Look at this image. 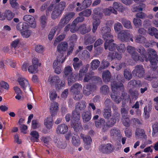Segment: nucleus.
<instances>
[{"label": "nucleus", "instance_id": "nucleus-17", "mask_svg": "<svg viewBox=\"0 0 158 158\" xmlns=\"http://www.w3.org/2000/svg\"><path fill=\"white\" fill-rule=\"evenodd\" d=\"M146 6L145 4L143 3H140L138 6H133L131 9V10L133 12L144 10Z\"/></svg>", "mask_w": 158, "mask_h": 158}, {"label": "nucleus", "instance_id": "nucleus-7", "mask_svg": "<svg viewBox=\"0 0 158 158\" xmlns=\"http://www.w3.org/2000/svg\"><path fill=\"white\" fill-rule=\"evenodd\" d=\"M118 38L122 42L127 41L130 39L133 42V35L130 33V31L127 30H123L120 31L118 34Z\"/></svg>", "mask_w": 158, "mask_h": 158}, {"label": "nucleus", "instance_id": "nucleus-47", "mask_svg": "<svg viewBox=\"0 0 158 158\" xmlns=\"http://www.w3.org/2000/svg\"><path fill=\"white\" fill-rule=\"evenodd\" d=\"M100 62L98 60H94L91 63V68L93 70L97 69L100 65Z\"/></svg>", "mask_w": 158, "mask_h": 158}, {"label": "nucleus", "instance_id": "nucleus-35", "mask_svg": "<svg viewBox=\"0 0 158 158\" xmlns=\"http://www.w3.org/2000/svg\"><path fill=\"white\" fill-rule=\"evenodd\" d=\"M89 67V65L87 64L82 69L80 70L79 73V79L81 80L84 74L85 73H86L88 70Z\"/></svg>", "mask_w": 158, "mask_h": 158}, {"label": "nucleus", "instance_id": "nucleus-11", "mask_svg": "<svg viewBox=\"0 0 158 158\" xmlns=\"http://www.w3.org/2000/svg\"><path fill=\"white\" fill-rule=\"evenodd\" d=\"M23 20L28 22L30 26L33 28L36 27V23L34 17L30 15H26L23 17Z\"/></svg>", "mask_w": 158, "mask_h": 158}, {"label": "nucleus", "instance_id": "nucleus-52", "mask_svg": "<svg viewBox=\"0 0 158 158\" xmlns=\"http://www.w3.org/2000/svg\"><path fill=\"white\" fill-rule=\"evenodd\" d=\"M158 32L157 29L154 27H150L148 29V32L151 36H154L156 33Z\"/></svg>", "mask_w": 158, "mask_h": 158}, {"label": "nucleus", "instance_id": "nucleus-15", "mask_svg": "<svg viewBox=\"0 0 158 158\" xmlns=\"http://www.w3.org/2000/svg\"><path fill=\"white\" fill-rule=\"evenodd\" d=\"M68 130V126L64 124L59 125L56 128V132L59 134H64Z\"/></svg>", "mask_w": 158, "mask_h": 158}, {"label": "nucleus", "instance_id": "nucleus-6", "mask_svg": "<svg viewBox=\"0 0 158 158\" xmlns=\"http://www.w3.org/2000/svg\"><path fill=\"white\" fill-rule=\"evenodd\" d=\"M82 86L79 83H75L71 87L70 91L73 93L74 99L78 100L81 99L82 95L81 93Z\"/></svg>", "mask_w": 158, "mask_h": 158}, {"label": "nucleus", "instance_id": "nucleus-45", "mask_svg": "<svg viewBox=\"0 0 158 158\" xmlns=\"http://www.w3.org/2000/svg\"><path fill=\"white\" fill-rule=\"evenodd\" d=\"M113 41H110V40L108 41L109 44L107 45V49L108 48L109 50L111 51V52L114 50L116 48V44L113 42Z\"/></svg>", "mask_w": 158, "mask_h": 158}, {"label": "nucleus", "instance_id": "nucleus-49", "mask_svg": "<svg viewBox=\"0 0 158 158\" xmlns=\"http://www.w3.org/2000/svg\"><path fill=\"white\" fill-rule=\"evenodd\" d=\"M27 29V28L26 30H23V31H21V35L23 37L28 38L31 34V31Z\"/></svg>", "mask_w": 158, "mask_h": 158}, {"label": "nucleus", "instance_id": "nucleus-31", "mask_svg": "<svg viewBox=\"0 0 158 158\" xmlns=\"http://www.w3.org/2000/svg\"><path fill=\"white\" fill-rule=\"evenodd\" d=\"M91 29L90 27H86L85 24H83L79 27V30L81 34H85L89 32L91 30Z\"/></svg>", "mask_w": 158, "mask_h": 158}, {"label": "nucleus", "instance_id": "nucleus-62", "mask_svg": "<svg viewBox=\"0 0 158 158\" xmlns=\"http://www.w3.org/2000/svg\"><path fill=\"white\" fill-rule=\"evenodd\" d=\"M117 48L118 52L123 53L126 50V47L124 44H121L117 46Z\"/></svg>", "mask_w": 158, "mask_h": 158}, {"label": "nucleus", "instance_id": "nucleus-5", "mask_svg": "<svg viewBox=\"0 0 158 158\" xmlns=\"http://www.w3.org/2000/svg\"><path fill=\"white\" fill-rule=\"evenodd\" d=\"M48 81L51 85H55L57 89H60L65 85V81L60 80L58 76L49 77Z\"/></svg>", "mask_w": 158, "mask_h": 158}, {"label": "nucleus", "instance_id": "nucleus-14", "mask_svg": "<svg viewBox=\"0 0 158 158\" xmlns=\"http://www.w3.org/2000/svg\"><path fill=\"white\" fill-rule=\"evenodd\" d=\"M65 60L64 56H57L56 60L54 62L53 66L55 67L58 66H61V64L64 62Z\"/></svg>", "mask_w": 158, "mask_h": 158}, {"label": "nucleus", "instance_id": "nucleus-54", "mask_svg": "<svg viewBox=\"0 0 158 158\" xmlns=\"http://www.w3.org/2000/svg\"><path fill=\"white\" fill-rule=\"evenodd\" d=\"M72 68L70 66H68L66 67L64 69V74L66 76L72 73Z\"/></svg>", "mask_w": 158, "mask_h": 158}, {"label": "nucleus", "instance_id": "nucleus-32", "mask_svg": "<svg viewBox=\"0 0 158 158\" xmlns=\"http://www.w3.org/2000/svg\"><path fill=\"white\" fill-rule=\"evenodd\" d=\"M7 19L8 20H10L12 19L14 16V14L10 10H6L4 12V15H2Z\"/></svg>", "mask_w": 158, "mask_h": 158}, {"label": "nucleus", "instance_id": "nucleus-48", "mask_svg": "<svg viewBox=\"0 0 158 158\" xmlns=\"http://www.w3.org/2000/svg\"><path fill=\"white\" fill-rule=\"evenodd\" d=\"M132 58L135 61L139 60L141 61H143L144 60L143 57L139 56L138 54L136 52L131 55Z\"/></svg>", "mask_w": 158, "mask_h": 158}, {"label": "nucleus", "instance_id": "nucleus-58", "mask_svg": "<svg viewBox=\"0 0 158 158\" xmlns=\"http://www.w3.org/2000/svg\"><path fill=\"white\" fill-rule=\"evenodd\" d=\"M123 28L122 24L119 22L115 23L114 26V29L115 32H118Z\"/></svg>", "mask_w": 158, "mask_h": 158}, {"label": "nucleus", "instance_id": "nucleus-55", "mask_svg": "<svg viewBox=\"0 0 158 158\" xmlns=\"http://www.w3.org/2000/svg\"><path fill=\"white\" fill-rule=\"evenodd\" d=\"M105 123V122L104 119L101 118L95 122V126L97 128H101L104 125Z\"/></svg>", "mask_w": 158, "mask_h": 158}, {"label": "nucleus", "instance_id": "nucleus-27", "mask_svg": "<svg viewBox=\"0 0 158 158\" xmlns=\"http://www.w3.org/2000/svg\"><path fill=\"white\" fill-rule=\"evenodd\" d=\"M80 114L77 110H75L72 113L71 122L80 121Z\"/></svg>", "mask_w": 158, "mask_h": 158}, {"label": "nucleus", "instance_id": "nucleus-56", "mask_svg": "<svg viewBox=\"0 0 158 158\" xmlns=\"http://www.w3.org/2000/svg\"><path fill=\"white\" fill-rule=\"evenodd\" d=\"M124 76L125 78L127 80H130L132 77L131 71L129 70H125L124 72Z\"/></svg>", "mask_w": 158, "mask_h": 158}, {"label": "nucleus", "instance_id": "nucleus-21", "mask_svg": "<svg viewBox=\"0 0 158 158\" xmlns=\"http://www.w3.org/2000/svg\"><path fill=\"white\" fill-rule=\"evenodd\" d=\"M82 117L84 122H88L91 118V114L89 111L83 112L82 114Z\"/></svg>", "mask_w": 158, "mask_h": 158}, {"label": "nucleus", "instance_id": "nucleus-36", "mask_svg": "<svg viewBox=\"0 0 158 158\" xmlns=\"http://www.w3.org/2000/svg\"><path fill=\"white\" fill-rule=\"evenodd\" d=\"M100 21L99 19H94L93 22L92 31L95 33L99 25Z\"/></svg>", "mask_w": 158, "mask_h": 158}, {"label": "nucleus", "instance_id": "nucleus-22", "mask_svg": "<svg viewBox=\"0 0 158 158\" xmlns=\"http://www.w3.org/2000/svg\"><path fill=\"white\" fill-rule=\"evenodd\" d=\"M71 143L74 146H79L81 144L80 140L79 137L77 135L72 136Z\"/></svg>", "mask_w": 158, "mask_h": 158}, {"label": "nucleus", "instance_id": "nucleus-23", "mask_svg": "<svg viewBox=\"0 0 158 158\" xmlns=\"http://www.w3.org/2000/svg\"><path fill=\"white\" fill-rule=\"evenodd\" d=\"M103 13L105 15H110L111 13L115 14H117V13L116 10H114L112 6H110L108 8H106L103 10Z\"/></svg>", "mask_w": 158, "mask_h": 158}, {"label": "nucleus", "instance_id": "nucleus-20", "mask_svg": "<svg viewBox=\"0 0 158 158\" xmlns=\"http://www.w3.org/2000/svg\"><path fill=\"white\" fill-rule=\"evenodd\" d=\"M31 136V139L33 142H38L39 140V134L36 131H31L30 134Z\"/></svg>", "mask_w": 158, "mask_h": 158}, {"label": "nucleus", "instance_id": "nucleus-39", "mask_svg": "<svg viewBox=\"0 0 158 158\" xmlns=\"http://www.w3.org/2000/svg\"><path fill=\"white\" fill-rule=\"evenodd\" d=\"M111 111L110 108H106L104 109L103 113V115L105 118L108 119L111 116Z\"/></svg>", "mask_w": 158, "mask_h": 158}, {"label": "nucleus", "instance_id": "nucleus-63", "mask_svg": "<svg viewBox=\"0 0 158 158\" xmlns=\"http://www.w3.org/2000/svg\"><path fill=\"white\" fill-rule=\"evenodd\" d=\"M110 134L112 136H116L120 134V131L117 129L114 128L110 131Z\"/></svg>", "mask_w": 158, "mask_h": 158}, {"label": "nucleus", "instance_id": "nucleus-41", "mask_svg": "<svg viewBox=\"0 0 158 158\" xmlns=\"http://www.w3.org/2000/svg\"><path fill=\"white\" fill-rule=\"evenodd\" d=\"M86 103L84 102H82L77 104L75 109L76 110H81L84 109L86 107Z\"/></svg>", "mask_w": 158, "mask_h": 158}, {"label": "nucleus", "instance_id": "nucleus-16", "mask_svg": "<svg viewBox=\"0 0 158 158\" xmlns=\"http://www.w3.org/2000/svg\"><path fill=\"white\" fill-rule=\"evenodd\" d=\"M71 125L73 127L74 130L76 131H81L82 127L80 121L71 122Z\"/></svg>", "mask_w": 158, "mask_h": 158}, {"label": "nucleus", "instance_id": "nucleus-24", "mask_svg": "<svg viewBox=\"0 0 158 158\" xmlns=\"http://www.w3.org/2000/svg\"><path fill=\"white\" fill-rule=\"evenodd\" d=\"M73 65L75 69L78 70L80 66L82 65V62L79 60V59L77 57L74 58L73 60Z\"/></svg>", "mask_w": 158, "mask_h": 158}, {"label": "nucleus", "instance_id": "nucleus-12", "mask_svg": "<svg viewBox=\"0 0 158 158\" xmlns=\"http://www.w3.org/2000/svg\"><path fill=\"white\" fill-rule=\"evenodd\" d=\"M68 44L66 42H63L58 45L57 47V50L59 53L60 56H64V54L65 53L68 48Z\"/></svg>", "mask_w": 158, "mask_h": 158}, {"label": "nucleus", "instance_id": "nucleus-61", "mask_svg": "<svg viewBox=\"0 0 158 158\" xmlns=\"http://www.w3.org/2000/svg\"><path fill=\"white\" fill-rule=\"evenodd\" d=\"M28 71L31 73H35L37 72V67L33 65H31L28 67Z\"/></svg>", "mask_w": 158, "mask_h": 158}, {"label": "nucleus", "instance_id": "nucleus-57", "mask_svg": "<svg viewBox=\"0 0 158 158\" xmlns=\"http://www.w3.org/2000/svg\"><path fill=\"white\" fill-rule=\"evenodd\" d=\"M133 23L136 28H138L141 26V20L138 18H134L133 20Z\"/></svg>", "mask_w": 158, "mask_h": 158}, {"label": "nucleus", "instance_id": "nucleus-19", "mask_svg": "<svg viewBox=\"0 0 158 158\" xmlns=\"http://www.w3.org/2000/svg\"><path fill=\"white\" fill-rule=\"evenodd\" d=\"M113 150V147L110 144L108 143L106 145H103L100 149L101 151L103 153H109Z\"/></svg>", "mask_w": 158, "mask_h": 158}, {"label": "nucleus", "instance_id": "nucleus-64", "mask_svg": "<svg viewBox=\"0 0 158 158\" xmlns=\"http://www.w3.org/2000/svg\"><path fill=\"white\" fill-rule=\"evenodd\" d=\"M122 121L125 126L127 127L129 125V119L127 116L123 117Z\"/></svg>", "mask_w": 158, "mask_h": 158}, {"label": "nucleus", "instance_id": "nucleus-26", "mask_svg": "<svg viewBox=\"0 0 158 158\" xmlns=\"http://www.w3.org/2000/svg\"><path fill=\"white\" fill-rule=\"evenodd\" d=\"M121 22L124 27L127 29H132V27L131 22L128 20L122 19H121Z\"/></svg>", "mask_w": 158, "mask_h": 158}, {"label": "nucleus", "instance_id": "nucleus-40", "mask_svg": "<svg viewBox=\"0 0 158 158\" xmlns=\"http://www.w3.org/2000/svg\"><path fill=\"white\" fill-rule=\"evenodd\" d=\"M91 86L90 85H87L84 86L83 89V93L86 96H88L90 94V91L92 90Z\"/></svg>", "mask_w": 158, "mask_h": 158}, {"label": "nucleus", "instance_id": "nucleus-60", "mask_svg": "<svg viewBox=\"0 0 158 158\" xmlns=\"http://www.w3.org/2000/svg\"><path fill=\"white\" fill-rule=\"evenodd\" d=\"M122 108L121 109V112L123 117L127 116L129 109L127 107L125 108V106L123 104H122Z\"/></svg>", "mask_w": 158, "mask_h": 158}, {"label": "nucleus", "instance_id": "nucleus-2", "mask_svg": "<svg viewBox=\"0 0 158 158\" xmlns=\"http://www.w3.org/2000/svg\"><path fill=\"white\" fill-rule=\"evenodd\" d=\"M156 52L152 48L148 50L147 55L145 56V60L146 61L150 60L151 67L153 70L156 69V65L158 62Z\"/></svg>", "mask_w": 158, "mask_h": 158}, {"label": "nucleus", "instance_id": "nucleus-51", "mask_svg": "<svg viewBox=\"0 0 158 158\" xmlns=\"http://www.w3.org/2000/svg\"><path fill=\"white\" fill-rule=\"evenodd\" d=\"M135 40L136 42L143 44L146 41V39L144 37L139 35L135 36Z\"/></svg>", "mask_w": 158, "mask_h": 158}, {"label": "nucleus", "instance_id": "nucleus-44", "mask_svg": "<svg viewBox=\"0 0 158 158\" xmlns=\"http://www.w3.org/2000/svg\"><path fill=\"white\" fill-rule=\"evenodd\" d=\"M9 88V84L4 81H0V92H1L3 89L8 90Z\"/></svg>", "mask_w": 158, "mask_h": 158}, {"label": "nucleus", "instance_id": "nucleus-30", "mask_svg": "<svg viewBox=\"0 0 158 158\" xmlns=\"http://www.w3.org/2000/svg\"><path fill=\"white\" fill-rule=\"evenodd\" d=\"M119 116L116 115L115 116H113L107 122V125L109 126H113L116 121L119 120Z\"/></svg>", "mask_w": 158, "mask_h": 158}, {"label": "nucleus", "instance_id": "nucleus-25", "mask_svg": "<svg viewBox=\"0 0 158 158\" xmlns=\"http://www.w3.org/2000/svg\"><path fill=\"white\" fill-rule=\"evenodd\" d=\"M102 77L103 80L105 82H107L110 81L111 78V74L108 70L104 71L103 72Z\"/></svg>", "mask_w": 158, "mask_h": 158}, {"label": "nucleus", "instance_id": "nucleus-46", "mask_svg": "<svg viewBox=\"0 0 158 158\" xmlns=\"http://www.w3.org/2000/svg\"><path fill=\"white\" fill-rule=\"evenodd\" d=\"M92 13V11L90 9H87L79 13V15L80 16L89 17L90 15Z\"/></svg>", "mask_w": 158, "mask_h": 158}, {"label": "nucleus", "instance_id": "nucleus-10", "mask_svg": "<svg viewBox=\"0 0 158 158\" xmlns=\"http://www.w3.org/2000/svg\"><path fill=\"white\" fill-rule=\"evenodd\" d=\"M54 142L55 144L59 148H64L66 147V143L61 137H55Z\"/></svg>", "mask_w": 158, "mask_h": 158}, {"label": "nucleus", "instance_id": "nucleus-28", "mask_svg": "<svg viewBox=\"0 0 158 158\" xmlns=\"http://www.w3.org/2000/svg\"><path fill=\"white\" fill-rule=\"evenodd\" d=\"M114 10H116L121 12L123 11L124 9L122 5L119 2H114L113 6L112 7Z\"/></svg>", "mask_w": 158, "mask_h": 158}, {"label": "nucleus", "instance_id": "nucleus-1", "mask_svg": "<svg viewBox=\"0 0 158 158\" xmlns=\"http://www.w3.org/2000/svg\"><path fill=\"white\" fill-rule=\"evenodd\" d=\"M60 0H54L48 7L46 10L47 15H49V12L52 11L51 17L52 19H55L60 16L64 9L66 3L64 1L59 3Z\"/></svg>", "mask_w": 158, "mask_h": 158}, {"label": "nucleus", "instance_id": "nucleus-4", "mask_svg": "<svg viewBox=\"0 0 158 158\" xmlns=\"http://www.w3.org/2000/svg\"><path fill=\"white\" fill-rule=\"evenodd\" d=\"M115 81H114L111 83V88L113 92L111 93L110 97L112 99L117 103H119L122 100V98L119 96H118L116 93H115L114 91L116 89L118 88H120V89H123V84L120 83L118 85Z\"/></svg>", "mask_w": 158, "mask_h": 158}, {"label": "nucleus", "instance_id": "nucleus-33", "mask_svg": "<svg viewBox=\"0 0 158 158\" xmlns=\"http://www.w3.org/2000/svg\"><path fill=\"white\" fill-rule=\"evenodd\" d=\"M44 124L48 129H50L52 125V117H50L45 119L44 121Z\"/></svg>", "mask_w": 158, "mask_h": 158}, {"label": "nucleus", "instance_id": "nucleus-42", "mask_svg": "<svg viewBox=\"0 0 158 158\" xmlns=\"http://www.w3.org/2000/svg\"><path fill=\"white\" fill-rule=\"evenodd\" d=\"M135 135L138 138H141L144 137L145 135V132L144 131L139 128H137L136 129L135 131Z\"/></svg>", "mask_w": 158, "mask_h": 158}, {"label": "nucleus", "instance_id": "nucleus-13", "mask_svg": "<svg viewBox=\"0 0 158 158\" xmlns=\"http://www.w3.org/2000/svg\"><path fill=\"white\" fill-rule=\"evenodd\" d=\"M133 73L139 77H142L144 73V70L143 66L139 65L136 66L133 71Z\"/></svg>", "mask_w": 158, "mask_h": 158}, {"label": "nucleus", "instance_id": "nucleus-59", "mask_svg": "<svg viewBox=\"0 0 158 158\" xmlns=\"http://www.w3.org/2000/svg\"><path fill=\"white\" fill-rule=\"evenodd\" d=\"M91 0H84L82 3V6L84 8H86L89 7L92 3Z\"/></svg>", "mask_w": 158, "mask_h": 158}, {"label": "nucleus", "instance_id": "nucleus-9", "mask_svg": "<svg viewBox=\"0 0 158 158\" xmlns=\"http://www.w3.org/2000/svg\"><path fill=\"white\" fill-rule=\"evenodd\" d=\"M80 137L83 140L84 142V147L86 150L89 149L90 147L92 139L91 137L88 136H85L82 134H81Z\"/></svg>", "mask_w": 158, "mask_h": 158}, {"label": "nucleus", "instance_id": "nucleus-29", "mask_svg": "<svg viewBox=\"0 0 158 158\" xmlns=\"http://www.w3.org/2000/svg\"><path fill=\"white\" fill-rule=\"evenodd\" d=\"M108 57L111 60L115 58L118 60H120L122 58V56L120 54L110 52L108 55Z\"/></svg>", "mask_w": 158, "mask_h": 158}, {"label": "nucleus", "instance_id": "nucleus-8", "mask_svg": "<svg viewBox=\"0 0 158 158\" xmlns=\"http://www.w3.org/2000/svg\"><path fill=\"white\" fill-rule=\"evenodd\" d=\"M17 80L21 87L25 92L27 88H29L30 89H31L28 81L24 77L20 76Z\"/></svg>", "mask_w": 158, "mask_h": 158}, {"label": "nucleus", "instance_id": "nucleus-34", "mask_svg": "<svg viewBox=\"0 0 158 158\" xmlns=\"http://www.w3.org/2000/svg\"><path fill=\"white\" fill-rule=\"evenodd\" d=\"M28 27L27 24L26 23H23L22 24L19 23L17 25L16 28L18 30L20 31L21 32V31L27 28Z\"/></svg>", "mask_w": 158, "mask_h": 158}, {"label": "nucleus", "instance_id": "nucleus-50", "mask_svg": "<svg viewBox=\"0 0 158 158\" xmlns=\"http://www.w3.org/2000/svg\"><path fill=\"white\" fill-rule=\"evenodd\" d=\"M47 18L46 16L43 15L40 18V23L41 27L44 28L46 25V22Z\"/></svg>", "mask_w": 158, "mask_h": 158}, {"label": "nucleus", "instance_id": "nucleus-43", "mask_svg": "<svg viewBox=\"0 0 158 158\" xmlns=\"http://www.w3.org/2000/svg\"><path fill=\"white\" fill-rule=\"evenodd\" d=\"M152 135L156 137L158 135V123H155L152 126Z\"/></svg>", "mask_w": 158, "mask_h": 158}, {"label": "nucleus", "instance_id": "nucleus-18", "mask_svg": "<svg viewBox=\"0 0 158 158\" xmlns=\"http://www.w3.org/2000/svg\"><path fill=\"white\" fill-rule=\"evenodd\" d=\"M58 110V104L56 102L51 103L50 108V111L52 116L54 115Z\"/></svg>", "mask_w": 158, "mask_h": 158}, {"label": "nucleus", "instance_id": "nucleus-3", "mask_svg": "<svg viewBox=\"0 0 158 158\" xmlns=\"http://www.w3.org/2000/svg\"><path fill=\"white\" fill-rule=\"evenodd\" d=\"M101 31L103 38L106 40L104 44V48L106 50L107 49V45L109 44L108 40H110V41H113V36L110 33L111 29L110 27H104L101 28Z\"/></svg>", "mask_w": 158, "mask_h": 158}, {"label": "nucleus", "instance_id": "nucleus-37", "mask_svg": "<svg viewBox=\"0 0 158 158\" xmlns=\"http://www.w3.org/2000/svg\"><path fill=\"white\" fill-rule=\"evenodd\" d=\"M76 78L77 75L73 73H72L68 77V85H71L76 81Z\"/></svg>", "mask_w": 158, "mask_h": 158}, {"label": "nucleus", "instance_id": "nucleus-38", "mask_svg": "<svg viewBox=\"0 0 158 158\" xmlns=\"http://www.w3.org/2000/svg\"><path fill=\"white\" fill-rule=\"evenodd\" d=\"M152 109V106L151 105H148V106H146L144 109V114L145 115V117L148 118L149 116V112Z\"/></svg>", "mask_w": 158, "mask_h": 158}, {"label": "nucleus", "instance_id": "nucleus-53", "mask_svg": "<svg viewBox=\"0 0 158 158\" xmlns=\"http://www.w3.org/2000/svg\"><path fill=\"white\" fill-rule=\"evenodd\" d=\"M137 51L141 54L142 57H143L144 59H145V56L147 55V53L143 47H139L137 49Z\"/></svg>", "mask_w": 158, "mask_h": 158}]
</instances>
